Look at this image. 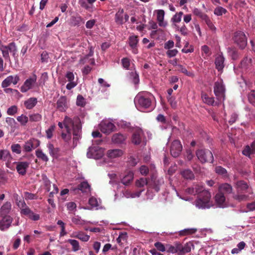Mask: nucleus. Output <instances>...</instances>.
<instances>
[{
  "label": "nucleus",
  "mask_w": 255,
  "mask_h": 255,
  "mask_svg": "<svg viewBox=\"0 0 255 255\" xmlns=\"http://www.w3.org/2000/svg\"><path fill=\"white\" fill-rule=\"evenodd\" d=\"M129 19L128 15L124 12L123 8H119L116 13L115 21L117 25H123Z\"/></svg>",
  "instance_id": "obj_9"
},
{
  "label": "nucleus",
  "mask_w": 255,
  "mask_h": 255,
  "mask_svg": "<svg viewBox=\"0 0 255 255\" xmlns=\"http://www.w3.org/2000/svg\"><path fill=\"white\" fill-rule=\"evenodd\" d=\"M68 242L72 246V250L74 252L78 251L80 250V246L79 242L75 240L69 239Z\"/></svg>",
  "instance_id": "obj_46"
},
{
  "label": "nucleus",
  "mask_w": 255,
  "mask_h": 255,
  "mask_svg": "<svg viewBox=\"0 0 255 255\" xmlns=\"http://www.w3.org/2000/svg\"><path fill=\"white\" fill-rule=\"evenodd\" d=\"M19 80V77L17 75L15 76H9L2 82L1 87L5 88L10 86L11 84L16 85Z\"/></svg>",
  "instance_id": "obj_15"
},
{
  "label": "nucleus",
  "mask_w": 255,
  "mask_h": 255,
  "mask_svg": "<svg viewBox=\"0 0 255 255\" xmlns=\"http://www.w3.org/2000/svg\"><path fill=\"white\" fill-rule=\"evenodd\" d=\"M36 81V77L35 75L32 77L26 80L23 85L21 87V92L25 93L28 91L32 88V85L35 83Z\"/></svg>",
  "instance_id": "obj_17"
},
{
  "label": "nucleus",
  "mask_w": 255,
  "mask_h": 255,
  "mask_svg": "<svg viewBox=\"0 0 255 255\" xmlns=\"http://www.w3.org/2000/svg\"><path fill=\"white\" fill-rule=\"evenodd\" d=\"M215 201L216 203L220 206H222L225 201V197L222 192H219L215 196Z\"/></svg>",
  "instance_id": "obj_36"
},
{
  "label": "nucleus",
  "mask_w": 255,
  "mask_h": 255,
  "mask_svg": "<svg viewBox=\"0 0 255 255\" xmlns=\"http://www.w3.org/2000/svg\"><path fill=\"white\" fill-rule=\"evenodd\" d=\"M215 172L217 174L224 176H226L227 175V171L226 169L220 166L216 167Z\"/></svg>",
  "instance_id": "obj_52"
},
{
  "label": "nucleus",
  "mask_w": 255,
  "mask_h": 255,
  "mask_svg": "<svg viewBox=\"0 0 255 255\" xmlns=\"http://www.w3.org/2000/svg\"><path fill=\"white\" fill-rule=\"evenodd\" d=\"M123 154V151L121 149H112L108 151V156L110 158H116L122 156Z\"/></svg>",
  "instance_id": "obj_34"
},
{
  "label": "nucleus",
  "mask_w": 255,
  "mask_h": 255,
  "mask_svg": "<svg viewBox=\"0 0 255 255\" xmlns=\"http://www.w3.org/2000/svg\"><path fill=\"white\" fill-rule=\"evenodd\" d=\"M204 21L211 30L213 32L216 31V27L215 26L208 16L204 20Z\"/></svg>",
  "instance_id": "obj_55"
},
{
  "label": "nucleus",
  "mask_w": 255,
  "mask_h": 255,
  "mask_svg": "<svg viewBox=\"0 0 255 255\" xmlns=\"http://www.w3.org/2000/svg\"><path fill=\"white\" fill-rule=\"evenodd\" d=\"M40 145V141L38 139L32 138L27 140L23 145V148L26 152H30Z\"/></svg>",
  "instance_id": "obj_13"
},
{
  "label": "nucleus",
  "mask_w": 255,
  "mask_h": 255,
  "mask_svg": "<svg viewBox=\"0 0 255 255\" xmlns=\"http://www.w3.org/2000/svg\"><path fill=\"white\" fill-rule=\"evenodd\" d=\"M193 246L190 242L182 245L180 243H175L176 251L178 255H184L191 252V246Z\"/></svg>",
  "instance_id": "obj_11"
},
{
  "label": "nucleus",
  "mask_w": 255,
  "mask_h": 255,
  "mask_svg": "<svg viewBox=\"0 0 255 255\" xmlns=\"http://www.w3.org/2000/svg\"><path fill=\"white\" fill-rule=\"evenodd\" d=\"M42 119V116L38 113L33 114L29 115V120L30 122H39Z\"/></svg>",
  "instance_id": "obj_51"
},
{
  "label": "nucleus",
  "mask_w": 255,
  "mask_h": 255,
  "mask_svg": "<svg viewBox=\"0 0 255 255\" xmlns=\"http://www.w3.org/2000/svg\"><path fill=\"white\" fill-rule=\"evenodd\" d=\"M130 76L132 77V82L135 84H138L139 82V75L136 72H131Z\"/></svg>",
  "instance_id": "obj_59"
},
{
  "label": "nucleus",
  "mask_w": 255,
  "mask_h": 255,
  "mask_svg": "<svg viewBox=\"0 0 255 255\" xmlns=\"http://www.w3.org/2000/svg\"><path fill=\"white\" fill-rule=\"evenodd\" d=\"M249 102L252 104L255 103V90H252L248 94Z\"/></svg>",
  "instance_id": "obj_64"
},
{
  "label": "nucleus",
  "mask_w": 255,
  "mask_h": 255,
  "mask_svg": "<svg viewBox=\"0 0 255 255\" xmlns=\"http://www.w3.org/2000/svg\"><path fill=\"white\" fill-rule=\"evenodd\" d=\"M183 14V12L182 11H180L179 12H177L172 16L171 19V21L173 22V25H174V24L179 23L181 21Z\"/></svg>",
  "instance_id": "obj_41"
},
{
  "label": "nucleus",
  "mask_w": 255,
  "mask_h": 255,
  "mask_svg": "<svg viewBox=\"0 0 255 255\" xmlns=\"http://www.w3.org/2000/svg\"><path fill=\"white\" fill-rule=\"evenodd\" d=\"M35 155L38 158L44 162H47L49 160L48 156L41 149L38 148L35 151Z\"/></svg>",
  "instance_id": "obj_35"
},
{
  "label": "nucleus",
  "mask_w": 255,
  "mask_h": 255,
  "mask_svg": "<svg viewBox=\"0 0 255 255\" xmlns=\"http://www.w3.org/2000/svg\"><path fill=\"white\" fill-rule=\"evenodd\" d=\"M143 132L141 130L135 131L132 136V142L134 144H139L142 140Z\"/></svg>",
  "instance_id": "obj_21"
},
{
  "label": "nucleus",
  "mask_w": 255,
  "mask_h": 255,
  "mask_svg": "<svg viewBox=\"0 0 255 255\" xmlns=\"http://www.w3.org/2000/svg\"><path fill=\"white\" fill-rule=\"evenodd\" d=\"M174 26L177 30L180 31L182 35L185 36L188 34V29L184 24L180 28L176 24H174Z\"/></svg>",
  "instance_id": "obj_50"
},
{
  "label": "nucleus",
  "mask_w": 255,
  "mask_h": 255,
  "mask_svg": "<svg viewBox=\"0 0 255 255\" xmlns=\"http://www.w3.org/2000/svg\"><path fill=\"white\" fill-rule=\"evenodd\" d=\"M228 53L233 60L238 59L239 55L237 50L235 48L229 47L228 49Z\"/></svg>",
  "instance_id": "obj_45"
},
{
  "label": "nucleus",
  "mask_w": 255,
  "mask_h": 255,
  "mask_svg": "<svg viewBox=\"0 0 255 255\" xmlns=\"http://www.w3.org/2000/svg\"><path fill=\"white\" fill-rule=\"evenodd\" d=\"M66 100L64 97L59 98L56 103L57 109L63 112L65 110L66 107Z\"/></svg>",
  "instance_id": "obj_31"
},
{
  "label": "nucleus",
  "mask_w": 255,
  "mask_h": 255,
  "mask_svg": "<svg viewBox=\"0 0 255 255\" xmlns=\"http://www.w3.org/2000/svg\"><path fill=\"white\" fill-rule=\"evenodd\" d=\"M138 162V158L134 157L133 156H130L128 158V165L129 166H135L137 164Z\"/></svg>",
  "instance_id": "obj_54"
},
{
  "label": "nucleus",
  "mask_w": 255,
  "mask_h": 255,
  "mask_svg": "<svg viewBox=\"0 0 255 255\" xmlns=\"http://www.w3.org/2000/svg\"><path fill=\"white\" fill-rule=\"evenodd\" d=\"M0 221V230L3 231L8 229L11 225L12 218L10 216H3Z\"/></svg>",
  "instance_id": "obj_18"
},
{
  "label": "nucleus",
  "mask_w": 255,
  "mask_h": 255,
  "mask_svg": "<svg viewBox=\"0 0 255 255\" xmlns=\"http://www.w3.org/2000/svg\"><path fill=\"white\" fill-rule=\"evenodd\" d=\"M16 120L21 126H25L28 122V117L23 114L20 116H18Z\"/></svg>",
  "instance_id": "obj_48"
},
{
  "label": "nucleus",
  "mask_w": 255,
  "mask_h": 255,
  "mask_svg": "<svg viewBox=\"0 0 255 255\" xmlns=\"http://www.w3.org/2000/svg\"><path fill=\"white\" fill-rule=\"evenodd\" d=\"M72 237L77 238L83 242H87L90 239L89 236L85 234L83 232H82L74 233Z\"/></svg>",
  "instance_id": "obj_33"
},
{
  "label": "nucleus",
  "mask_w": 255,
  "mask_h": 255,
  "mask_svg": "<svg viewBox=\"0 0 255 255\" xmlns=\"http://www.w3.org/2000/svg\"><path fill=\"white\" fill-rule=\"evenodd\" d=\"M197 229L195 228H188L185 229L183 230L179 231V235L180 236H185L195 233Z\"/></svg>",
  "instance_id": "obj_38"
},
{
  "label": "nucleus",
  "mask_w": 255,
  "mask_h": 255,
  "mask_svg": "<svg viewBox=\"0 0 255 255\" xmlns=\"http://www.w3.org/2000/svg\"><path fill=\"white\" fill-rule=\"evenodd\" d=\"M255 153V140L250 145H247L242 151V153L247 156L249 157L251 154Z\"/></svg>",
  "instance_id": "obj_23"
},
{
  "label": "nucleus",
  "mask_w": 255,
  "mask_h": 255,
  "mask_svg": "<svg viewBox=\"0 0 255 255\" xmlns=\"http://www.w3.org/2000/svg\"><path fill=\"white\" fill-rule=\"evenodd\" d=\"M227 12V10L222 6H217L214 11V13L217 16H221Z\"/></svg>",
  "instance_id": "obj_49"
},
{
  "label": "nucleus",
  "mask_w": 255,
  "mask_h": 255,
  "mask_svg": "<svg viewBox=\"0 0 255 255\" xmlns=\"http://www.w3.org/2000/svg\"><path fill=\"white\" fill-rule=\"evenodd\" d=\"M24 198L26 200H33L36 199L37 198V196L36 195V194L29 193L28 192H24Z\"/></svg>",
  "instance_id": "obj_61"
},
{
  "label": "nucleus",
  "mask_w": 255,
  "mask_h": 255,
  "mask_svg": "<svg viewBox=\"0 0 255 255\" xmlns=\"http://www.w3.org/2000/svg\"><path fill=\"white\" fill-rule=\"evenodd\" d=\"M164 184V179L162 177H159L152 174L150 177V181L149 182L148 187L158 192L160 186Z\"/></svg>",
  "instance_id": "obj_6"
},
{
  "label": "nucleus",
  "mask_w": 255,
  "mask_h": 255,
  "mask_svg": "<svg viewBox=\"0 0 255 255\" xmlns=\"http://www.w3.org/2000/svg\"><path fill=\"white\" fill-rule=\"evenodd\" d=\"M246 246V244L244 242L242 241L240 242L237 246V248H234L232 250L231 253L232 254H239L242 250H243L245 248Z\"/></svg>",
  "instance_id": "obj_40"
},
{
  "label": "nucleus",
  "mask_w": 255,
  "mask_h": 255,
  "mask_svg": "<svg viewBox=\"0 0 255 255\" xmlns=\"http://www.w3.org/2000/svg\"><path fill=\"white\" fill-rule=\"evenodd\" d=\"M177 68L179 71L184 74L186 76L191 77H193L194 76V74L192 72L188 71L186 68L182 65L179 64L177 65Z\"/></svg>",
  "instance_id": "obj_42"
},
{
  "label": "nucleus",
  "mask_w": 255,
  "mask_h": 255,
  "mask_svg": "<svg viewBox=\"0 0 255 255\" xmlns=\"http://www.w3.org/2000/svg\"><path fill=\"white\" fill-rule=\"evenodd\" d=\"M154 246L159 251L163 252L166 251V246H165L160 242H156L154 244Z\"/></svg>",
  "instance_id": "obj_63"
},
{
  "label": "nucleus",
  "mask_w": 255,
  "mask_h": 255,
  "mask_svg": "<svg viewBox=\"0 0 255 255\" xmlns=\"http://www.w3.org/2000/svg\"><path fill=\"white\" fill-rule=\"evenodd\" d=\"M66 207L68 211L72 212L76 210L77 205L75 202H70L66 204Z\"/></svg>",
  "instance_id": "obj_62"
},
{
  "label": "nucleus",
  "mask_w": 255,
  "mask_h": 255,
  "mask_svg": "<svg viewBox=\"0 0 255 255\" xmlns=\"http://www.w3.org/2000/svg\"><path fill=\"white\" fill-rule=\"evenodd\" d=\"M127 138V136L121 133H115L112 137V141L116 144L124 143Z\"/></svg>",
  "instance_id": "obj_20"
},
{
  "label": "nucleus",
  "mask_w": 255,
  "mask_h": 255,
  "mask_svg": "<svg viewBox=\"0 0 255 255\" xmlns=\"http://www.w3.org/2000/svg\"><path fill=\"white\" fill-rule=\"evenodd\" d=\"M86 102L85 99L81 95H78L76 100V105L78 106L84 107L86 105Z\"/></svg>",
  "instance_id": "obj_47"
},
{
  "label": "nucleus",
  "mask_w": 255,
  "mask_h": 255,
  "mask_svg": "<svg viewBox=\"0 0 255 255\" xmlns=\"http://www.w3.org/2000/svg\"><path fill=\"white\" fill-rule=\"evenodd\" d=\"M55 126L54 125L51 126L46 130V137L48 139H50L53 136V132L55 130Z\"/></svg>",
  "instance_id": "obj_58"
},
{
  "label": "nucleus",
  "mask_w": 255,
  "mask_h": 255,
  "mask_svg": "<svg viewBox=\"0 0 255 255\" xmlns=\"http://www.w3.org/2000/svg\"><path fill=\"white\" fill-rule=\"evenodd\" d=\"M61 137L65 142H68L71 138V130H67V133L62 132Z\"/></svg>",
  "instance_id": "obj_57"
},
{
  "label": "nucleus",
  "mask_w": 255,
  "mask_h": 255,
  "mask_svg": "<svg viewBox=\"0 0 255 255\" xmlns=\"http://www.w3.org/2000/svg\"><path fill=\"white\" fill-rule=\"evenodd\" d=\"M225 87L222 79L215 82L214 86V92L217 100L220 102H223L225 99Z\"/></svg>",
  "instance_id": "obj_4"
},
{
  "label": "nucleus",
  "mask_w": 255,
  "mask_h": 255,
  "mask_svg": "<svg viewBox=\"0 0 255 255\" xmlns=\"http://www.w3.org/2000/svg\"><path fill=\"white\" fill-rule=\"evenodd\" d=\"M202 99L204 103L211 106H218L220 104L219 102H215L214 98L213 97H209L206 93L202 94Z\"/></svg>",
  "instance_id": "obj_25"
},
{
  "label": "nucleus",
  "mask_w": 255,
  "mask_h": 255,
  "mask_svg": "<svg viewBox=\"0 0 255 255\" xmlns=\"http://www.w3.org/2000/svg\"><path fill=\"white\" fill-rule=\"evenodd\" d=\"M193 13L194 15L201 18L203 20H204L208 17L207 14L203 13L200 9L197 8H195L193 9Z\"/></svg>",
  "instance_id": "obj_44"
},
{
  "label": "nucleus",
  "mask_w": 255,
  "mask_h": 255,
  "mask_svg": "<svg viewBox=\"0 0 255 255\" xmlns=\"http://www.w3.org/2000/svg\"><path fill=\"white\" fill-rule=\"evenodd\" d=\"M149 182L145 178H141L139 180H137L135 182V185L137 187L141 188L145 185L148 187Z\"/></svg>",
  "instance_id": "obj_43"
},
{
  "label": "nucleus",
  "mask_w": 255,
  "mask_h": 255,
  "mask_svg": "<svg viewBox=\"0 0 255 255\" xmlns=\"http://www.w3.org/2000/svg\"><path fill=\"white\" fill-rule=\"evenodd\" d=\"M11 158L9 151L7 150H0V161H9Z\"/></svg>",
  "instance_id": "obj_32"
},
{
  "label": "nucleus",
  "mask_w": 255,
  "mask_h": 255,
  "mask_svg": "<svg viewBox=\"0 0 255 255\" xmlns=\"http://www.w3.org/2000/svg\"><path fill=\"white\" fill-rule=\"evenodd\" d=\"M11 149L13 152L16 154H20L21 152V146L18 143L11 145Z\"/></svg>",
  "instance_id": "obj_56"
},
{
  "label": "nucleus",
  "mask_w": 255,
  "mask_h": 255,
  "mask_svg": "<svg viewBox=\"0 0 255 255\" xmlns=\"http://www.w3.org/2000/svg\"><path fill=\"white\" fill-rule=\"evenodd\" d=\"M186 191L189 194H198V198L195 201V205L197 207L201 209L210 207V193L204 190L202 185L194 184L192 187L186 189Z\"/></svg>",
  "instance_id": "obj_1"
},
{
  "label": "nucleus",
  "mask_w": 255,
  "mask_h": 255,
  "mask_svg": "<svg viewBox=\"0 0 255 255\" xmlns=\"http://www.w3.org/2000/svg\"><path fill=\"white\" fill-rule=\"evenodd\" d=\"M238 191H244L248 189V184L243 181H240L237 184Z\"/></svg>",
  "instance_id": "obj_53"
},
{
  "label": "nucleus",
  "mask_w": 255,
  "mask_h": 255,
  "mask_svg": "<svg viewBox=\"0 0 255 255\" xmlns=\"http://www.w3.org/2000/svg\"><path fill=\"white\" fill-rule=\"evenodd\" d=\"M37 103V100L36 98H30L27 100L25 101L24 103V105L27 109H32Z\"/></svg>",
  "instance_id": "obj_30"
},
{
  "label": "nucleus",
  "mask_w": 255,
  "mask_h": 255,
  "mask_svg": "<svg viewBox=\"0 0 255 255\" xmlns=\"http://www.w3.org/2000/svg\"><path fill=\"white\" fill-rule=\"evenodd\" d=\"M11 208V204L9 202L5 203L0 209V215L8 216L7 214L9 213Z\"/></svg>",
  "instance_id": "obj_27"
},
{
  "label": "nucleus",
  "mask_w": 255,
  "mask_h": 255,
  "mask_svg": "<svg viewBox=\"0 0 255 255\" xmlns=\"http://www.w3.org/2000/svg\"><path fill=\"white\" fill-rule=\"evenodd\" d=\"M219 191L222 194H230L232 191V187L228 183L221 184L219 187Z\"/></svg>",
  "instance_id": "obj_29"
},
{
  "label": "nucleus",
  "mask_w": 255,
  "mask_h": 255,
  "mask_svg": "<svg viewBox=\"0 0 255 255\" xmlns=\"http://www.w3.org/2000/svg\"><path fill=\"white\" fill-rule=\"evenodd\" d=\"M164 11L162 9L158 10L157 11V20L159 25L161 27H165L167 24L166 22L164 21Z\"/></svg>",
  "instance_id": "obj_26"
},
{
  "label": "nucleus",
  "mask_w": 255,
  "mask_h": 255,
  "mask_svg": "<svg viewBox=\"0 0 255 255\" xmlns=\"http://www.w3.org/2000/svg\"><path fill=\"white\" fill-rule=\"evenodd\" d=\"M181 174L183 178L186 179H193L194 175L193 172L190 169H185L181 172Z\"/></svg>",
  "instance_id": "obj_37"
},
{
  "label": "nucleus",
  "mask_w": 255,
  "mask_h": 255,
  "mask_svg": "<svg viewBox=\"0 0 255 255\" xmlns=\"http://www.w3.org/2000/svg\"><path fill=\"white\" fill-rule=\"evenodd\" d=\"M81 123L80 119L79 117L75 116L73 119H71L67 116H66L63 121L64 127L66 128V130H71V127L74 128L75 126H77Z\"/></svg>",
  "instance_id": "obj_12"
},
{
  "label": "nucleus",
  "mask_w": 255,
  "mask_h": 255,
  "mask_svg": "<svg viewBox=\"0 0 255 255\" xmlns=\"http://www.w3.org/2000/svg\"><path fill=\"white\" fill-rule=\"evenodd\" d=\"M196 155L198 160L202 163H213L214 157L212 152L207 149H200L196 151Z\"/></svg>",
  "instance_id": "obj_3"
},
{
  "label": "nucleus",
  "mask_w": 255,
  "mask_h": 255,
  "mask_svg": "<svg viewBox=\"0 0 255 255\" xmlns=\"http://www.w3.org/2000/svg\"><path fill=\"white\" fill-rule=\"evenodd\" d=\"M99 128L103 133L109 134L115 130L116 127L114 124L109 121H103L99 124Z\"/></svg>",
  "instance_id": "obj_10"
},
{
  "label": "nucleus",
  "mask_w": 255,
  "mask_h": 255,
  "mask_svg": "<svg viewBox=\"0 0 255 255\" xmlns=\"http://www.w3.org/2000/svg\"><path fill=\"white\" fill-rule=\"evenodd\" d=\"M128 44L131 48L132 53L136 54L138 52L137 49V44L138 43V36L136 35H131L128 38Z\"/></svg>",
  "instance_id": "obj_16"
},
{
  "label": "nucleus",
  "mask_w": 255,
  "mask_h": 255,
  "mask_svg": "<svg viewBox=\"0 0 255 255\" xmlns=\"http://www.w3.org/2000/svg\"><path fill=\"white\" fill-rule=\"evenodd\" d=\"M153 99V96L151 93L147 92H141L135 96L134 101L137 108L152 109Z\"/></svg>",
  "instance_id": "obj_2"
},
{
  "label": "nucleus",
  "mask_w": 255,
  "mask_h": 255,
  "mask_svg": "<svg viewBox=\"0 0 255 255\" xmlns=\"http://www.w3.org/2000/svg\"><path fill=\"white\" fill-rule=\"evenodd\" d=\"M182 150V145L180 140H174L172 142L170 147V152L172 156L175 158L178 157Z\"/></svg>",
  "instance_id": "obj_8"
},
{
  "label": "nucleus",
  "mask_w": 255,
  "mask_h": 255,
  "mask_svg": "<svg viewBox=\"0 0 255 255\" xmlns=\"http://www.w3.org/2000/svg\"><path fill=\"white\" fill-rule=\"evenodd\" d=\"M49 154L54 158H57L59 156L60 149L58 147H54L53 144L48 143L47 144Z\"/></svg>",
  "instance_id": "obj_24"
},
{
  "label": "nucleus",
  "mask_w": 255,
  "mask_h": 255,
  "mask_svg": "<svg viewBox=\"0 0 255 255\" xmlns=\"http://www.w3.org/2000/svg\"><path fill=\"white\" fill-rule=\"evenodd\" d=\"M78 189L83 193H86L90 191V186L87 182L83 181L78 185Z\"/></svg>",
  "instance_id": "obj_39"
},
{
  "label": "nucleus",
  "mask_w": 255,
  "mask_h": 255,
  "mask_svg": "<svg viewBox=\"0 0 255 255\" xmlns=\"http://www.w3.org/2000/svg\"><path fill=\"white\" fill-rule=\"evenodd\" d=\"M133 173L132 171H128L121 180L122 183L125 185H128L132 181Z\"/></svg>",
  "instance_id": "obj_28"
},
{
  "label": "nucleus",
  "mask_w": 255,
  "mask_h": 255,
  "mask_svg": "<svg viewBox=\"0 0 255 255\" xmlns=\"http://www.w3.org/2000/svg\"><path fill=\"white\" fill-rule=\"evenodd\" d=\"M233 40L234 42L242 49H244L247 45V38L244 32L242 31L235 32L234 33Z\"/></svg>",
  "instance_id": "obj_5"
},
{
  "label": "nucleus",
  "mask_w": 255,
  "mask_h": 255,
  "mask_svg": "<svg viewBox=\"0 0 255 255\" xmlns=\"http://www.w3.org/2000/svg\"><path fill=\"white\" fill-rule=\"evenodd\" d=\"M87 155L89 158L99 159L104 155V149L99 146L90 147L89 148Z\"/></svg>",
  "instance_id": "obj_7"
},
{
  "label": "nucleus",
  "mask_w": 255,
  "mask_h": 255,
  "mask_svg": "<svg viewBox=\"0 0 255 255\" xmlns=\"http://www.w3.org/2000/svg\"><path fill=\"white\" fill-rule=\"evenodd\" d=\"M16 165L17 172L21 175L26 174L27 169L29 167V163L27 161H18L14 162Z\"/></svg>",
  "instance_id": "obj_14"
},
{
  "label": "nucleus",
  "mask_w": 255,
  "mask_h": 255,
  "mask_svg": "<svg viewBox=\"0 0 255 255\" xmlns=\"http://www.w3.org/2000/svg\"><path fill=\"white\" fill-rule=\"evenodd\" d=\"M225 58L222 55L219 54L217 56L215 60L216 68L218 71H222L224 68Z\"/></svg>",
  "instance_id": "obj_22"
},
{
  "label": "nucleus",
  "mask_w": 255,
  "mask_h": 255,
  "mask_svg": "<svg viewBox=\"0 0 255 255\" xmlns=\"http://www.w3.org/2000/svg\"><path fill=\"white\" fill-rule=\"evenodd\" d=\"M17 107L16 106H12L7 110V114L10 116H13L17 112Z\"/></svg>",
  "instance_id": "obj_60"
},
{
  "label": "nucleus",
  "mask_w": 255,
  "mask_h": 255,
  "mask_svg": "<svg viewBox=\"0 0 255 255\" xmlns=\"http://www.w3.org/2000/svg\"><path fill=\"white\" fill-rule=\"evenodd\" d=\"M81 123L77 126H75L73 128V143L77 144V141L79 140L81 136Z\"/></svg>",
  "instance_id": "obj_19"
}]
</instances>
